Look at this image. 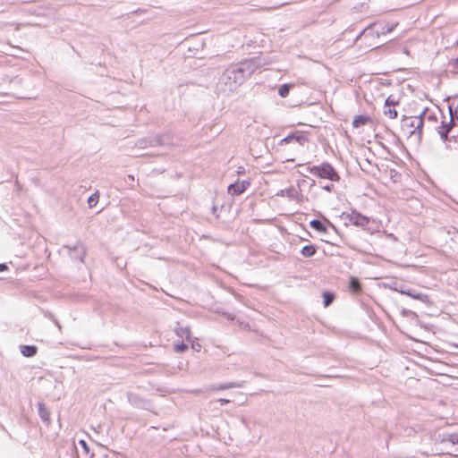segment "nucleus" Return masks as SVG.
Masks as SVG:
<instances>
[{
  "label": "nucleus",
  "mask_w": 458,
  "mask_h": 458,
  "mask_svg": "<svg viewBox=\"0 0 458 458\" xmlns=\"http://www.w3.org/2000/svg\"><path fill=\"white\" fill-rule=\"evenodd\" d=\"M259 67L256 58L244 60L233 64L220 75L216 83V91L225 96H230Z\"/></svg>",
  "instance_id": "nucleus-1"
},
{
  "label": "nucleus",
  "mask_w": 458,
  "mask_h": 458,
  "mask_svg": "<svg viewBox=\"0 0 458 458\" xmlns=\"http://www.w3.org/2000/svg\"><path fill=\"white\" fill-rule=\"evenodd\" d=\"M308 170L311 174L318 176L323 179H328L333 182H336L340 179L336 171L328 163H324L318 166L314 165L311 167H308Z\"/></svg>",
  "instance_id": "nucleus-2"
},
{
  "label": "nucleus",
  "mask_w": 458,
  "mask_h": 458,
  "mask_svg": "<svg viewBox=\"0 0 458 458\" xmlns=\"http://www.w3.org/2000/svg\"><path fill=\"white\" fill-rule=\"evenodd\" d=\"M427 109H425L420 115L405 117L403 119V126L412 129L410 131L411 135L417 134L419 138L422 135L423 129V117L426 114Z\"/></svg>",
  "instance_id": "nucleus-3"
},
{
  "label": "nucleus",
  "mask_w": 458,
  "mask_h": 458,
  "mask_svg": "<svg viewBox=\"0 0 458 458\" xmlns=\"http://www.w3.org/2000/svg\"><path fill=\"white\" fill-rule=\"evenodd\" d=\"M166 138L165 135L143 138L137 141L136 146L139 148H147L148 147L165 145Z\"/></svg>",
  "instance_id": "nucleus-4"
},
{
  "label": "nucleus",
  "mask_w": 458,
  "mask_h": 458,
  "mask_svg": "<svg viewBox=\"0 0 458 458\" xmlns=\"http://www.w3.org/2000/svg\"><path fill=\"white\" fill-rule=\"evenodd\" d=\"M249 185V181H237L228 186V193L231 195H240L246 191Z\"/></svg>",
  "instance_id": "nucleus-5"
},
{
  "label": "nucleus",
  "mask_w": 458,
  "mask_h": 458,
  "mask_svg": "<svg viewBox=\"0 0 458 458\" xmlns=\"http://www.w3.org/2000/svg\"><path fill=\"white\" fill-rule=\"evenodd\" d=\"M350 223L356 226L366 227L369 222V217L362 216L359 213L352 212L348 216Z\"/></svg>",
  "instance_id": "nucleus-6"
},
{
  "label": "nucleus",
  "mask_w": 458,
  "mask_h": 458,
  "mask_svg": "<svg viewBox=\"0 0 458 458\" xmlns=\"http://www.w3.org/2000/svg\"><path fill=\"white\" fill-rule=\"evenodd\" d=\"M293 141L298 142L300 145L302 146L308 141V138L301 133H293V134H290L287 137L284 138L281 140L280 145L289 144Z\"/></svg>",
  "instance_id": "nucleus-7"
},
{
  "label": "nucleus",
  "mask_w": 458,
  "mask_h": 458,
  "mask_svg": "<svg viewBox=\"0 0 458 458\" xmlns=\"http://www.w3.org/2000/svg\"><path fill=\"white\" fill-rule=\"evenodd\" d=\"M449 113H450L449 123H443L442 126L438 130V133L444 140H447V134L450 131V130L452 129L453 125H454L453 109L451 106H449Z\"/></svg>",
  "instance_id": "nucleus-8"
},
{
  "label": "nucleus",
  "mask_w": 458,
  "mask_h": 458,
  "mask_svg": "<svg viewBox=\"0 0 458 458\" xmlns=\"http://www.w3.org/2000/svg\"><path fill=\"white\" fill-rule=\"evenodd\" d=\"M283 197H287L290 199L296 200L298 202H301L302 199V194L298 191L297 189L292 187L289 189L282 190L280 193L278 194Z\"/></svg>",
  "instance_id": "nucleus-9"
},
{
  "label": "nucleus",
  "mask_w": 458,
  "mask_h": 458,
  "mask_svg": "<svg viewBox=\"0 0 458 458\" xmlns=\"http://www.w3.org/2000/svg\"><path fill=\"white\" fill-rule=\"evenodd\" d=\"M245 386L244 381H239V382H230V383H225L220 384L217 386H210L211 391H220V390H225L230 388H242Z\"/></svg>",
  "instance_id": "nucleus-10"
},
{
  "label": "nucleus",
  "mask_w": 458,
  "mask_h": 458,
  "mask_svg": "<svg viewBox=\"0 0 458 458\" xmlns=\"http://www.w3.org/2000/svg\"><path fill=\"white\" fill-rule=\"evenodd\" d=\"M174 331L178 337L185 339L187 342H191V335L189 327H183L178 325Z\"/></svg>",
  "instance_id": "nucleus-11"
},
{
  "label": "nucleus",
  "mask_w": 458,
  "mask_h": 458,
  "mask_svg": "<svg viewBox=\"0 0 458 458\" xmlns=\"http://www.w3.org/2000/svg\"><path fill=\"white\" fill-rule=\"evenodd\" d=\"M38 415H39L40 419L44 422L48 424L50 422V412H49L48 409L43 403H38Z\"/></svg>",
  "instance_id": "nucleus-12"
},
{
  "label": "nucleus",
  "mask_w": 458,
  "mask_h": 458,
  "mask_svg": "<svg viewBox=\"0 0 458 458\" xmlns=\"http://www.w3.org/2000/svg\"><path fill=\"white\" fill-rule=\"evenodd\" d=\"M384 114H385V115L388 116L390 119H394L397 117V111L394 108V106H391L390 98H388L386 100L385 106H384Z\"/></svg>",
  "instance_id": "nucleus-13"
},
{
  "label": "nucleus",
  "mask_w": 458,
  "mask_h": 458,
  "mask_svg": "<svg viewBox=\"0 0 458 458\" xmlns=\"http://www.w3.org/2000/svg\"><path fill=\"white\" fill-rule=\"evenodd\" d=\"M310 225L312 229H314L319 233H325L327 231V225L322 221L318 220V219H314V220L310 221Z\"/></svg>",
  "instance_id": "nucleus-14"
},
{
  "label": "nucleus",
  "mask_w": 458,
  "mask_h": 458,
  "mask_svg": "<svg viewBox=\"0 0 458 458\" xmlns=\"http://www.w3.org/2000/svg\"><path fill=\"white\" fill-rule=\"evenodd\" d=\"M21 352L25 357H32L37 353V347L34 345H21Z\"/></svg>",
  "instance_id": "nucleus-15"
},
{
  "label": "nucleus",
  "mask_w": 458,
  "mask_h": 458,
  "mask_svg": "<svg viewBox=\"0 0 458 458\" xmlns=\"http://www.w3.org/2000/svg\"><path fill=\"white\" fill-rule=\"evenodd\" d=\"M301 252L303 257L310 258L316 253V249L313 245H306L301 249Z\"/></svg>",
  "instance_id": "nucleus-16"
},
{
  "label": "nucleus",
  "mask_w": 458,
  "mask_h": 458,
  "mask_svg": "<svg viewBox=\"0 0 458 458\" xmlns=\"http://www.w3.org/2000/svg\"><path fill=\"white\" fill-rule=\"evenodd\" d=\"M349 289L354 293H357L360 291V284L356 277H351L349 283Z\"/></svg>",
  "instance_id": "nucleus-17"
},
{
  "label": "nucleus",
  "mask_w": 458,
  "mask_h": 458,
  "mask_svg": "<svg viewBox=\"0 0 458 458\" xmlns=\"http://www.w3.org/2000/svg\"><path fill=\"white\" fill-rule=\"evenodd\" d=\"M369 118L367 116L358 115L353 119L352 125L353 127L358 128L361 125L366 124Z\"/></svg>",
  "instance_id": "nucleus-18"
},
{
  "label": "nucleus",
  "mask_w": 458,
  "mask_h": 458,
  "mask_svg": "<svg viewBox=\"0 0 458 458\" xmlns=\"http://www.w3.org/2000/svg\"><path fill=\"white\" fill-rule=\"evenodd\" d=\"M127 397L129 403L135 406H140L143 403V401L138 395L132 393H129Z\"/></svg>",
  "instance_id": "nucleus-19"
},
{
  "label": "nucleus",
  "mask_w": 458,
  "mask_h": 458,
  "mask_svg": "<svg viewBox=\"0 0 458 458\" xmlns=\"http://www.w3.org/2000/svg\"><path fill=\"white\" fill-rule=\"evenodd\" d=\"M292 85L291 84H284L279 88L278 94L282 98H285L288 96L290 89Z\"/></svg>",
  "instance_id": "nucleus-20"
},
{
  "label": "nucleus",
  "mask_w": 458,
  "mask_h": 458,
  "mask_svg": "<svg viewBox=\"0 0 458 458\" xmlns=\"http://www.w3.org/2000/svg\"><path fill=\"white\" fill-rule=\"evenodd\" d=\"M323 298L325 307L329 306L334 301V295L330 293H324Z\"/></svg>",
  "instance_id": "nucleus-21"
},
{
  "label": "nucleus",
  "mask_w": 458,
  "mask_h": 458,
  "mask_svg": "<svg viewBox=\"0 0 458 458\" xmlns=\"http://www.w3.org/2000/svg\"><path fill=\"white\" fill-rule=\"evenodd\" d=\"M98 199H99V194L98 192H95L93 193L88 199V202L89 204L90 207L96 205L98 201Z\"/></svg>",
  "instance_id": "nucleus-22"
},
{
  "label": "nucleus",
  "mask_w": 458,
  "mask_h": 458,
  "mask_svg": "<svg viewBox=\"0 0 458 458\" xmlns=\"http://www.w3.org/2000/svg\"><path fill=\"white\" fill-rule=\"evenodd\" d=\"M174 351L178 353L183 352L188 349V345L182 343V344H176L174 347Z\"/></svg>",
  "instance_id": "nucleus-23"
},
{
  "label": "nucleus",
  "mask_w": 458,
  "mask_h": 458,
  "mask_svg": "<svg viewBox=\"0 0 458 458\" xmlns=\"http://www.w3.org/2000/svg\"><path fill=\"white\" fill-rule=\"evenodd\" d=\"M395 26H396V24H392L391 26L387 27L386 30H383L381 31V34H386V33L392 32ZM379 35H380V32H377V37H379Z\"/></svg>",
  "instance_id": "nucleus-24"
},
{
  "label": "nucleus",
  "mask_w": 458,
  "mask_h": 458,
  "mask_svg": "<svg viewBox=\"0 0 458 458\" xmlns=\"http://www.w3.org/2000/svg\"><path fill=\"white\" fill-rule=\"evenodd\" d=\"M191 344V348L195 351V352H199L201 350V345L199 343L196 342V341H192L190 342Z\"/></svg>",
  "instance_id": "nucleus-25"
},
{
  "label": "nucleus",
  "mask_w": 458,
  "mask_h": 458,
  "mask_svg": "<svg viewBox=\"0 0 458 458\" xmlns=\"http://www.w3.org/2000/svg\"><path fill=\"white\" fill-rule=\"evenodd\" d=\"M372 25L368 26L366 29H364L360 34L358 36V38H360L361 37L366 38L369 35V31L371 29Z\"/></svg>",
  "instance_id": "nucleus-26"
},
{
  "label": "nucleus",
  "mask_w": 458,
  "mask_h": 458,
  "mask_svg": "<svg viewBox=\"0 0 458 458\" xmlns=\"http://www.w3.org/2000/svg\"><path fill=\"white\" fill-rule=\"evenodd\" d=\"M79 445L84 449L85 453H87V454L89 453V448L85 440H82V439L80 440Z\"/></svg>",
  "instance_id": "nucleus-27"
},
{
  "label": "nucleus",
  "mask_w": 458,
  "mask_h": 458,
  "mask_svg": "<svg viewBox=\"0 0 458 458\" xmlns=\"http://www.w3.org/2000/svg\"><path fill=\"white\" fill-rule=\"evenodd\" d=\"M449 440L452 444H458V435H451Z\"/></svg>",
  "instance_id": "nucleus-28"
},
{
  "label": "nucleus",
  "mask_w": 458,
  "mask_h": 458,
  "mask_svg": "<svg viewBox=\"0 0 458 458\" xmlns=\"http://www.w3.org/2000/svg\"><path fill=\"white\" fill-rule=\"evenodd\" d=\"M218 402L220 403L221 405H225V404L229 403L230 400L229 399H225V398H220V399H218Z\"/></svg>",
  "instance_id": "nucleus-29"
},
{
  "label": "nucleus",
  "mask_w": 458,
  "mask_h": 458,
  "mask_svg": "<svg viewBox=\"0 0 458 458\" xmlns=\"http://www.w3.org/2000/svg\"><path fill=\"white\" fill-rule=\"evenodd\" d=\"M322 188L327 191H331L332 189H333V184H327V185H324L322 186Z\"/></svg>",
  "instance_id": "nucleus-30"
},
{
  "label": "nucleus",
  "mask_w": 458,
  "mask_h": 458,
  "mask_svg": "<svg viewBox=\"0 0 458 458\" xmlns=\"http://www.w3.org/2000/svg\"><path fill=\"white\" fill-rule=\"evenodd\" d=\"M80 259L82 261L83 256L85 255V251L83 248L80 245Z\"/></svg>",
  "instance_id": "nucleus-31"
},
{
  "label": "nucleus",
  "mask_w": 458,
  "mask_h": 458,
  "mask_svg": "<svg viewBox=\"0 0 458 458\" xmlns=\"http://www.w3.org/2000/svg\"><path fill=\"white\" fill-rule=\"evenodd\" d=\"M454 115V121L456 120L458 122V109H455L454 112L453 111Z\"/></svg>",
  "instance_id": "nucleus-32"
},
{
  "label": "nucleus",
  "mask_w": 458,
  "mask_h": 458,
  "mask_svg": "<svg viewBox=\"0 0 458 458\" xmlns=\"http://www.w3.org/2000/svg\"><path fill=\"white\" fill-rule=\"evenodd\" d=\"M7 269V266L4 263L0 264V272H3Z\"/></svg>",
  "instance_id": "nucleus-33"
},
{
  "label": "nucleus",
  "mask_w": 458,
  "mask_h": 458,
  "mask_svg": "<svg viewBox=\"0 0 458 458\" xmlns=\"http://www.w3.org/2000/svg\"><path fill=\"white\" fill-rule=\"evenodd\" d=\"M454 67L458 70V58L454 61Z\"/></svg>",
  "instance_id": "nucleus-34"
},
{
  "label": "nucleus",
  "mask_w": 458,
  "mask_h": 458,
  "mask_svg": "<svg viewBox=\"0 0 458 458\" xmlns=\"http://www.w3.org/2000/svg\"><path fill=\"white\" fill-rule=\"evenodd\" d=\"M54 322L56 325V327H58V329L61 330L62 327H61L60 323L58 322V320L55 319Z\"/></svg>",
  "instance_id": "nucleus-35"
},
{
  "label": "nucleus",
  "mask_w": 458,
  "mask_h": 458,
  "mask_svg": "<svg viewBox=\"0 0 458 458\" xmlns=\"http://www.w3.org/2000/svg\"><path fill=\"white\" fill-rule=\"evenodd\" d=\"M326 222H327V225H329L330 226L334 227L333 224H332L330 221H328L327 219H326Z\"/></svg>",
  "instance_id": "nucleus-36"
},
{
  "label": "nucleus",
  "mask_w": 458,
  "mask_h": 458,
  "mask_svg": "<svg viewBox=\"0 0 458 458\" xmlns=\"http://www.w3.org/2000/svg\"><path fill=\"white\" fill-rule=\"evenodd\" d=\"M390 104H391V106H394V105L396 104L394 101L391 100L390 99Z\"/></svg>",
  "instance_id": "nucleus-37"
},
{
  "label": "nucleus",
  "mask_w": 458,
  "mask_h": 458,
  "mask_svg": "<svg viewBox=\"0 0 458 458\" xmlns=\"http://www.w3.org/2000/svg\"><path fill=\"white\" fill-rule=\"evenodd\" d=\"M128 178H129L130 180H131V181H133V180H134L133 175H128Z\"/></svg>",
  "instance_id": "nucleus-38"
},
{
  "label": "nucleus",
  "mask_w": 458,
  "mask_h": 458,
  "mask_svg": "<svg viewBox=\"0 0 458 458\" xmlns=\"http://www.w3.org/2000/svg\"><path fill=\"white\" fill-rule=\"evenodd\" d=\"M227 318H228V319H233V317H232L231 315H228V316H227Z\"/></svg>",
  "instance_id": "nucleus-39"
},
{
  "label": "nucleus",
  "mask_w": 458,
  "mask_h": 458,
  "mask_svg": "<svg viewBox=\"0 0 458 458\" xmlns=\"http://www.w3.org/2000/svg\"><path fill=\"white\" fill-rule=\"evenodd\" d=\"M70 250H78V246H74V247H73V249H70Z\"/></svg>",
  "instance_id": "nucleus-40"
},
{
  "label": "nucleus",
  "mask_w": 458,
  "mask_h": 458,
  "mask_svg": "<svg viewBox=\"0 0 458 458\" xmlns=\"http://www.w3.org/2000/svg\"><path fill=\"white\" fill-rule=\"evenodd\" d=\"M428 118H429V119H433V118H435V117H434V116H432V115H429V116H428Z\"/></svg>",
  "instance_id": "nucleus-41"
}]
</instances>
